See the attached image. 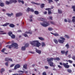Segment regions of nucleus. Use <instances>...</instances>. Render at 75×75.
Masks as SVG:
<instances>
[{
  "instance_id": "obj_13",
  "label": "nucleus",
  "mask_w": 75,
  "mask_h": 75,
  "mask_svg": "<svg viewBox=\"0 0 75 75\" xmlns=\"http://www.w3.org/2000/svg\"><path fill=\"white\" fill-rule=\"evenodd\" d=\"M6 15H7L8 17H11L12 16H13V13H11V14L6 13Z\"/></svg>"
},
{
  "instance_id": "obj_38",
  "label": "nucleus",
  "mask_w": 75,
  "mask_h": 75,
  "mask_svg": "<svg viewBox=\"0 0 75 75\" xmlns=\"http://www.w3.org/2000/svg\"><path fill=\"white\" fill-rule=\"evenodd\" d=\"M67 62H69L70 64H72V61L71 60H68V61H67Z\"/></svg>"
},
{
  "instance_id": "obj_61",
  "label": "nucleus",
  "mask_w": 75,
  "mask_h": 75,
  "mask_svg": "<svg viewBox=\"0 0 75 75\" xmlns=\"http://www.w3.org/2000/svg\"><path fill=\"white\" fill-rule=\"evenodd\" d=\"M68 57H69V58H71V57L70 54H69L68 55Z\"/></svg>"
},
{
  "instance_id": "obj_47",
  "label": "nucleus",
  "mask_w": 75,
  "mask_h": 75,
  "mask_svg": "<svg viewBox=\"0 0 75 75\" xmlns=\"http://www.w3.org/2000/svg\"><path fill=\"white\" fill-rule=\"evenodd\" d=\"M50 23H51L52 24H55V23L53 21H50Z\"/></svg>"
},
{
  "instance_id": "obj_32",
  "label": "nucleus",
  "mask_w": 75,
  "mask_h": 75,
  "mask_svg": "<svg viewBox=\"0 0 75 75\" xmlns=\"http://www.w3.org/2000/svg\"><path fill=\"white\" fill-rule=\"evenodd\" d=\"M65 47H66L67 48V49H68L69 48V45L68 44H67L65 46Z\"/></svg>"
},
{
  "instance_id": "obj_49",
  "label": "nucleus",
  "mask_w": 75,
  "mask_h": 75,
  "mask_svg": "<svg viewBox=\"0 0 75 75\" xmlns=\"http://www.w3.org/2000/svg\"><path fill=\"white\" fill-rule=\"evenodd\" d=\"M42 75H47L46 72H44L42 73Z\"/></svg>"
},
{
  "instance_id": "obj_23",
  "label": "nucleus",
  "mask_w": 75,
  "mask_h": 75,
  "mask_svg": "<svg viewBox=\"0 0 75 75\" xmlns=\"http://www.w3.org/2000/svg\"><path fill=\"white\" fill-rule=\"evenodd\" d=\"M31 3H32V4H36V5H40V4H38L37 3H36L35 2H34L33 1H32L31 2Z\"/></svg>"
},
{
  "instance_id": "obj_42",
  "label": "nucleus",
  "mask_w": 75,
  "mask_h": 75,
  "mask_svg": "<svg viewBox=\"0 0 75 75\" xmlns=\"http://www.w3.org/2000/svg\"><path fill=\"white\" fill-rule=\"evenodd\" d=\"M9 3H10V4H11V3H13V0H10L9 1Z\"/></svg>"
},
{
  "instance_id": "obj_59",
  "label": "nucleus",
  "mask_w": 75,
  "mask_h": 75,
  "mask_svg": "<svg viewBox=\"0 0 75 75\" xmlns=\"http://www.w3.org/2000/svg\"><path fill=\"white\" fill-rule=\"evenodd\" d=\"M18 1L19 3H21V0H18Z\"/></svg>"
},
{
  "instance_id": "obj_43",
  "label": "nucleus",
  "mask_w": 75,
  "mask_h": 75,
  "mask_svg": "<svg viewBox=\"0 0 75 75\" xmlns=\"http://www.w3.org/2000/svg\"><path fill=\"white\" fill-rule=\"evenodd\" d=\"M30 11L31 12H34V10L33 8L30 9Z\"/></svg>"
},
{
  "instance_id": "obj_8",
  "label": "nucleus",
  "mask_w": 75,
  "mask_h": 75,
  "mask_svg": "<svg viewBox=\"0 0 75 75\" xmlns=\"http://www.w3.org/2000/svg\"><path fill=\"white\" fill-rule=\"evenodd\" d=\"M9 36L11 37V38L12 39H14L16 38V36L14 35L13 34V33L11 32H9L8 33Z\"/></svg>"
},
{
  "instance_id": "obj_29",
  "label": "nucleus",
  "mask_w": 75,
  "mask_h": 75,
  "mask_svg": "<svg viewBox=\"0 0 75 75\" xmlns=\"http://www.w3.org/2000/svg\"><path fill=\"white\" fill-rule=\"evenodd\" d=\"M38 38L39 39V40H41V41H43L44 40V39L42 37H39Z\"/></svg>"
},
{
  "instance_id": "obj_31",
  "label": "nucleus",
  "mask_w": 75,
  "mask_h": 75,
  "mask_svg": "<svg viewBox=\"0 0 75 75\" xmlns=\"http://www.w3.org/2000/svg\"><path fill=\"white\" fill-rule=\"evenodd\" d=\"M67 71L68 72H69V73H71V72H72V70L69 69H67Z\"/></svg>"
},
{
  "instance_id": "obj_62",
  "label": "nucleus",
  "mask_w": 75,
  "mask_h": 75,
  "mask_svg": "<svg viewBox=\"0 0 75 75\" xmlns=\"http://www.w3.org/2000/svg\"><path fill=\"white\" fill-rule=\"evenodd\" d=\"M10 42H11L9 41L8 42H7L6 44H10Z\"/></svg>"
},
{
  "instance_id": "obj_27",
  "label": "nucleus",
  "mask_w": 75,
  "mask_h": 75,
  "mask_svg": "<svg viewBox=\"0 0 75 75\" xmlns=\"http://www.w3.org/2000/svg\"><path fill=\"white\" fill-rule=\"evenodd\" d=\"M35 14H36V15H38L39 14V12H38V11H35Z\"/></svg>"
},
{
  "instance_id": "obj_45",
  "label": "nucleus",
  "mask_w": 75,
  "mask_h": 75,
  "mask_svg": "<svg viewBox=\"0 0 75 75\" xmlns=\"http://www.w3.org/2000/svg\"><path fill=\"white\" fill-rule=\"evenodd\" d=\"M17 1L16 0H13V2L14 3H17Z\"/></svg>"
},
{
  "instance_id": "obj_35",
  "label": "nucleus",
  "mask_w": 75,
  "mask_h": 75,
  "mask_svg": "<svg viewBox=\"0 0 75 75\" xmlns=\"http://www.w3.org/2000/svg\"><path fill=\"white\" fill-rule=\"evenodd\" d=\"M31 9L29 7H28L27 8V9L26 10V11L27 12H29L30 11Z\"/></svg>"
},
{
  "instance_id": "obj_28",
  "label": "nucleus",
  "mask_w": 75,
  "mask_h": 75,
  "mask_svg": "<svg viewBox=\"0 0 75 75\" xmlns=\"http://www.w3.org/2000/svg\"><path fill=\"white\" fill-rule=\"evenodd\" d=\"M0 6L1 7H4V4L3 3L1 2L0 3Z\"/></svg>"
},
{
  "instance_id": "obj_24",
  "label": "nucleus",
  "mask_w": 75,
  "mask_h": 75,
  "mask_svg": "<svg viewBox=\"0 0 75 75\" xmlns=\"http://www.w3.org/2000/svg\"><path fill=\"white\" fill-rule=\"evenodd\" d=\"M28 46H29V44L28 43H27L25 44V48H27V47H28Z\"/></svg>"
},
{
  "instance_id": "obj_21",
  "label": "nucleus",
  "mask_w": 75,
  "mask_h": 75,
  "mask_svg": "<svg viewBox=\"0 0 75 75\" xmlns=\"http://www.w3.org/2000/svg\"><path fill=\"white\" fill-rule=\"evenodd\" d=\"M25 33L26 34H32V32L31 31V30H29V32H25Z\"/></svg>"
},
{
  "instance_id": "obj_30",
  "label": "nucleus",
  "mask_w": 75,
  "mask_h": 75,
  "mask_svg": "<svg viewBox=\"0 0 75 75\" xmlns=\"http://www.w3.org/2000/svg\"><path fill=\"white\" fill-rule=\"evenodd\" d=\"M58 13L59 14H61L62 13V11L60 9H58Z\"/></svg>"
},
{
  "instance_id": "obj_44",
  "label": "nucleus",
  "mask_w": 75,
  "mask_h": 75,
  "mask_svg": "<svg viewBox=\"0 0 75 75\" xmlns=\"http://www.w3.org/2000/svg\"><path fill=\"white\" fill-rule=\"evenodd\" d=\"M23 68L25 69H27V66L25 65H24L23 66Z\"/></svg>"
},
{
  "instance_id": "obj_2",
  "label": "nucleus",
  "mask_w": 75,
  "mask_h": 75,
  "mask_svg": "<svg viewBox=\"0 0 75 75\" xmlns=\"http://www.w3.org/2000/svg\"><path fill=\"white\" fill-rule=\"evenodd\" d=\"M38 20L42 21H43V23H40V24L42 25L43 27H46L48 25H50V24L49 23V22H47L45 21L46 19L43 18H38Z\"/></svg>"
},
{
  "instance_id": "obj_4",
  "label": "nucleus",
  "mask_w": 75,
  "mask_h": 75,
  "mask_svg": "<svg viewBox=\"0 0 75 75\" xmlns=\"http://www.w3.org/2000/svg\"><path fill=\"white\" fill-rule=\"evenodd\" d=\"M13 46L15 47L16 49H18V45L16 43H13L12 45H7L6 46V47H8L9 49H11L12 47H13Z\"/></svg>"
},
{
  "instance_id": "obj_53",
  "label": "nucleus",
  "mask_w": 75,
  "mask_h": 75,
  "mask_svg": "<svg viewBox=\"0 0 75 75\" xmlns=\"http://www.w3.org/2000/svg\"><path fill=\"white\" fill-rule=\"evenodd\" d=\"M9 61H13V60L11 58H9Z\"/></svg>"
},
{
  "instance_id": "obj_11",
  "label": "nucleus",
  "mask_w": 75,
  "mask_h": 75,
  "mask_svg": "<svg viewBox=\"0 0 75 75\" xmlns=\"http://www.w3.org/2000/svg\"><path fill=\"white\" fill-rule=\"evenodd\" d=\"M22 15L23 13H19L16 14V17H20V16H21Z\"/></svg>"
},
{
  "instance_id": "obj_20",
  "label": "nucleus",
  "mask_w": 75,
  "mask_h": 75,
  "mask_svg": "<svg viewBox=\"0 0 75 75\" xmlns=\"http://www.w3.org/2000/svg\"><path fill=\"white\" fill-rule=\"evenodd\" d=\"M45 4H42L40 6V7L41 8H43L44 7Z\"/></svg>"
},
{
  "instance_id": "obj_3",
  "label": "nucleus",
  "mask_w": 75,
  "mask_h": 75,
  "mask_svg": "<svg viewBox=\"0 0 75 75\" xmlns=\"http://www.w3.org/2000/svg\"><path fill=\"white\" fill-rule=\"evenodd\" d=\"M30 44L32 45L34 47H39L41 46V44L38 42V41L35 40L31 42Z\"/></svg>"
},
{
  "instance_id": "obj_14",
  "label": "nucleus",
  "mask_w": 75,
  "mask_h": 75,
  "mask_svg": "<svg viewBox=\"0 0 75 75\" xmlns=\"http://www.w3.org/2000/svg\"><path fill=\"white\" fill-rule=\"evenodd\" d=\"M9 24H10L9 23H6L4 25H1L3 26V27H6V26H7V25H9Z\"/></svg>"
},
{
  "instance_id": "obj_19",
  "label": "nucleus",
  "mask_w": 75,
  "mask_h": 75,
  "mask_svg": "<svg viewBox=\"0 0 75 75\" xmlns=\"http://www.w3.org/2000/svg\"><path fill=\"white\" fill-rule=\"evenodd\" d=\"M53 41L55 44H58V41L57 40V39H54L53 40Z\"/></svg>"
},
{
  "instance_id": "obj_58",
  "label": "nucleus",
  "mask_w": 75,
  "mask_h": 75,
  "mask_svg": "<svg viewBox=\"0 0 75 75\" xmlns=\"http://www.w3.org/2000/svg\"><path fill=\"white\" fill-rule=\"evenodd\" d=\"M35 65V64H33L32 66V67H34V66Z\"/></svg>"
},
{
  "instance_id": "obj_39",
  "label": "nucleus",
  "mask_w": 75,
  "mask_h": 75,
  "mask_svg": "<svg viewBox=\"0 0 75 75\" xmlns=\"http://www.w3.org/2000/svg\"><path fill=\"white\" fill-rule=\"evenodd\" d=\"M65 37L66 38H67L68 39H69L70 38L69 36L67 35H65Z\"/></svg>"
},
{
  "instance_id": "obj_54",
  "label": "nucleus",
  "mask_w": 75,
  "mask_h": 75,
  "mask_svg": "<svg viewBox=\"0 0 75 75\" xmlns=\"http://www.w3.org/2000/svg\"><path fill=\"white\" fill-rule=\"evenodd\" d=\"M45 69H48V67L47 66H45Z\"/></svg>"
},
{
  "instance_id": "obj_5",
  "label": "nucleus",
  "mask_w": 75,
  "mask_h": 75,
  "mask_svg": "<svg viewBox=\"0 0 75 75\" xmlns=\"http://www.w3.org/2000/svg\"><path fill=\"white\" fill-rule=\"evenodd\" d=\"M60 65H63L64 67L66 68H69V65H68V63L67 62L66 63H63V64L62 62L59 63Z\"/></svg>"
},
{
  "instance_id": "obj_57",
  "label": "nucleus",
  "mask_w": 75,
  "mask_h": 75,
  "mask_svg": "<svg viewBox=\"0 0 75 75\" xmlns=\"http://www.w3.org/2000/svg\"><path fill=\"white\" fill-rule=\"evenodd\" d=\"M21 2L23 4H24V2L23 1V0L21 1Z\"/></svg>"
},
{
  "instance_id": "obj_15",
  "label": "nucleus",
  "mask_w": 75,
  "mask_h": 75,
  "mask_svg": "<svg viewBox=\"0 0 75 75\" xmlns=\"http://www.w3.org/2000/svg\"><path fill=\"white\" fill-rule=\"evenodd\" d=\"M51 34H53V35H54V36H59V34L57 33H55L54 34L52 33L51 32Z\"/></svg>"
},
{
  "instance_id": "obj_63",
  "label": "nucleus",
  "mask_w": 75,
  "mask_h": 75,
  "mask_svg": "<svg viewBox=\"0 0 75 75\" xmlns=\"http://www.w3.org/2000/svg\"><path fill=\"white\" fill-rule=\"evenodd\" d=\"M2 11H6L5 9H2Z\"/></svg>"
},
{
  "instance_id": "obj_12",
  "label": "nucleus",
  "mask_w": 75,
  "mask_h": 75,
  "mask_svg": "<svg viewBox=\"0 0 75 75\" xmlns=\"http://www.w3.org/2000/svg\"><path fill=\"white\" fill-rule=\"evenodd\" d=\"M9 26L10 27H11V28H14L15 27V25L13 23H11L9 24Z\"/></svg>"
},
{
  "instance_id": "obj_26",
  "label": "nucleus",
  "mask_w": 75,
  "mask_h": 75,
  "mask_svg": "<svg viewBox=\"0 0 75 75\" xmlns=\"http://www.w3.org/2000/svg\"><path fill=\"white\" fill-rule=\"evenodd\" d=\"M49 4H51V3L53 2V1L52 0H47Z\"/></svg>"
},
{
  "instance_id": "obj_7",
  "label": "nucleus",
  "mask_w": 75,
  "mask_h": 75,
  "mask_svg": "<svg viewBox=\"0 0 75 75\" xmlns=\"http://www.w3.org/2000/svg\"><path fill=\"white\" fill-rule=\"evenodd\" d=\"M60 39H62V40H60V39H59L58 40V42L59 43H60L61 44H63L64 42V40H65V38H63L62 37H61L60 38Z\"/></svg>"
},
{
  "instance_id": "obj_46",
  "label": "nucleus",
  "mask_w": 75,
  "mask_h": 75,
  "mask_svg": "<svg viewBox=\"0 0 75 75\" xmlns=\"http://www.w3.org/2000/svg\"><path fill=\"white\" fill-rule=\"evenodd\" d=\"M58 67L59 69H61V68H62V66H61L58 65Z\"/></svg>"
},
{
  "instance_id": "obj_64",
  "label": "nucleus",
  "mask_w": 75,
  "mask_h": 75,
  "mask_svg": "<svg viewBox=\"0 0 75 75\" xmlns=\"http://www.w3.org/2000/svg\"><path fill=\"white\" fill-rule=\"evenodd\" d=\"M12 75H18V74H12Z\"/></svg>"
},
{
  "instance_id": "obj_6",
  "label": "nucleus",
  "mask_w": 75,
  "mask_h": 75,
  "mask_svg": "<svg viewBox=\"0 0 75 75\" xmlns=\"http://www.w3.org/2000/svg\"><path fill=\"white\" fill-rule=\"evenodd\" d=\"M54 8V6H52L51 7V8H47L45 9V10H48V14L49 15H50L52 13V12H51V9H52V8Z\"/></svg>"
},
{
  "instance_id": "obj_17",
  "label": "nucleus",
  "mask_w": 75,
  "mask_h": 75,
  "mask_svg": "<svg viewBox=\"0 0 75 75\" xmlns=\"http://www.w3.org/2000/svg\"><path fill=\"white\" fill-rule=\"evenodd\" d=\"M41 45L42 47H45V44L44 42H42Z\"/></svg>"
},
{
  "instance_id": "obj_22",
  "label": "nucleus",
  "mask_w": 75,
  "mask_h": 75,
  "mask_svg": "<svg viewBox=\"0 0 75 75\" xmlns=\"http://www.w3.org/2000/svg\"><path fill=\"white\" fill-rule=\"evenodd\" d=\"M72 21L73 23H75V16H73L72 17Z\"/></svg>"
},
{
  "instance_id": "obj_36",
  "label": "nucleus",
  "mask_w": 75,
  "mask_h": 75,
  "mask_svg": "<svg viewBox=\"0 0 75 75\" xmlns=\"http://www.w3.org/2000/svg\"><path fill=\"white\" fill-rule=\"evenodd\" d=\"M22 35L23 36H24V37H28V35H27V34H25V33H23Z\"/></svg>"
},
{
  "instance_id": "obj_25",
  "label": "nucleus",
  "mask_w": 75,
  "mask_h": 75,
  "mask_svg": "<svg viewBox=\"0 0 75 75\" xmlns=\"http://www.w3.org/2000/svg\"><path fill=\"white\" fill-rule=\"evenodd\" d=\"M21 49L22 51H25V47H21Z\"/></svg>"
},
{
  "instance_id": "obj_52",
  "label": "nucleus",
  "mask_w": 75,
  "mask_h": 75,
  "mask_svg": "<svg viewBox=\"0 0 75 75\" xmlns=\"http://www.w3.org/2000/svg\"><path fill=\"white\" fill-rule=\"evenodd\" d=\"M8 62H6L5 63V65H6V66H7V67L8 66Z\"/></svg>"
},
{
  "instance_id": "obj_33",
  "label": "nucleus",
  "mask_w": 75,
  "mask_h": 75,
  "mask_svg": "<svg viewBox=\"0 0 75 75\" xmlns=\"http://www.w3.org/2000/svg\"><path fill=\"white\" fill-rule=\"evenodd\" d=\"M72 8L73 9V11H74V12H75V5L72 6Z\"/></svg>"
},
{
  "instance_id": "obj_50",
  "label": "nucleus",
  "mask_w": 75,
  "mask_h": 75,
  "mask_svg": "<svg viewBox=\"0 0 75 75\" xmlns=\"http://www.w3.org/2000/svg\"><path fill=\"white\" fill-rule=\"evenodd\" d=\"M49 18L51 20H52V16H49Z\"/></svg>"
},
{
  "instance_id": "obj_10",
  "label": "nucleus",
  "mask_w": 75,
  "mask_h": 75,
  "mask_svg": "<svg viewBox=\"0 0 75 75\" xmlns=\"http://www.w3.org/2000/svg\"><path fill=\"white\" fill-rule=\"evenodd\" d=\"M20 67V64H16L14 67V70H16V69H18V68H19Z\"/></svg>"
},
{
  "instance_id": "obj_56",
  "label": "nucleus",
  "mask_w": 75,
  "mask_h": 75,
  "mask_svg": "<svg viewBox=\"0 0 75 75\" xmlns=\"http://www.w3.org/2000/svg\"><path fill=\"white\" fill-rule=\"evenodd\" d=\"M44 14H47V11H45L44 13Z\"/></svg>"
},
{
  "instance_id": "obj_18",
  "label": "nucleus",
  "mask_w": 75,
  "mask_h": 75,
  "mask_svg": "<svg viewBox=\"0 0 75 75\" xmlns=\"http://www.w3.org/2000/svg\"><path fill=\"white\" fill-rule=\"evenodd\" d=\"M5 70L4 68H2L0 70V73L1 74H3V72H4Z\"/></svg>"
},
{
  "instance_id": "obj_1",
  "label": "nucleus",
  "mask_w": 75,
  "mask_h": 75,
  "mask_svg": "<svg viewBox=\"0 0 75 75\" xmlns=\"http://www.w3.org/2000/svg\"><path fill=\"white\" fill-rule=\"evenodd\" d=\"M53 60L59 61L60 59L59 57H56V58H51L50 59L47 58V61L48 62V64L50 67H54V65L53 64L54 63L52 62Z\"/></svg>"
},
{
  "instance_id": "obj_34",
  "label": "nucleus",
  "mask_w": 75,
  "mask_h": 75,
  "mask_svg": "<svg viewBox=\"0 0 75 75\" xmlns=\"http://www.w3.org/2000/svg\"><path fill=\"white\" fill-rule=\"evenodd\" d=\"M6 4H7V5H8V4H10V2L8 1H6Z\"/></svg>"
},
{
  "instance_id": "obj_40",
  "label": "nucleus",
  "mask_w": 75,
  "mask_h": 75,
  "mask_svg": "<svg viewBox=\"0 0 75 75\" xmlns=\"http://www.w3.org/2000/svg\"><path fill=\"white\" fill-rule=\"evenodd\" d=\"M5 50H6V49L5 48H4L1 50V52H4Z\"/></svg>"
},
{
  "instance_id": "obj_9",
  "label": "nucleus",
  "mask_w": 75,
  "mask_h": 75,
  "mask_svg": "<svg viewBox=\"0 0 75 75\" xmlns=\"http://www.w3.org/2000/svg\"><path fill=\"white\" fill-rule=\"evenodd\" d=\"M68 51H67L66 52H65V50H62L61 51V53L62 54H65L66 55H67L68 54Z\"/></svg>"
},
{
  "instance_id": "obj_51",
  "label": "nucleus",
  "mask_w": 75,
  "mask_h": 75,
  "mask_svg": "<svg viewBox=\"0 0 75 75\" xmlns=\"http://www.w3.org/2000/svg\"><path fill=\"white\" fill-rule=\"evenodd\" d=\"M15 64H11L10 66V67H13Z\"/></svg>"
},
{
  "instance_id": "obj_16",
  "label": "nucleus",
  "mask_w": 75,
  "mask_h": 75,
  "mask_svg": "<svg viewBox=\"0 0 75 75\" xmlns=\"http://www.w3.org/2000/svg\"><path fill=\"white\" fill-rule=\"evenodd\" d=\"M36 52L37 53H38L39 54H40L41 53V51L40 50H39L38 49H36Z\"/></svg>"
},
{
  "instance_id": "obj_41",
  "label": "nucleus",
  "mask_w": 75,
  "mask_h": 75,
  "mask_svg": "<svg viewBox=\"0 0 75 75\" xmlns=\"http://www.w3.org/2000/svg\"><path fill=\"white\" fill-rule=\"evenodd\" d=\"M9 59V58H8L7 57H6V58H5V61H8Z\"/></svg>"
},
{
  "instance_id": "obj_48",
  "label": "nucleus",
  "mask_w": 75,
  "mask_h": 75,
  "mask_svg": "<svg viewBox=\"0 0 75 75\" xmlns=\"http://www.w3.org/2000/svg\"><path fill=\"white\" fill-rule=\"evenodd\" d=\"M72 59L74 60H75V56H73L72 57Z\"/></svg>"
},
{
  "instance_id": "obj_60",
  "label": "nucleus",
  "mask_w": 75,
  "mask_h": 75,
  "mask_svg": "<svg viewBox=\"0 0 75 75\" xmlns=\"http://www.w3.org/2000/svg\"><path fill=\"white\" fill-rule=\"evenodd\" d=\"M67 21H67V20L66 19H64V22H67Z\"/></svg>"
},
{
  "instance_id": "obj_37",
  "label": "nucleus",
  "mask_w": 75,
  "mask_h": 75,
  "mask_svg": "<svg viewBox=\"0 0 75 75\" xmlns=\"http://www.w3.org/2000/svg\"><path fill=\"white\" fill-rule=\"evenodd\" d=\"M48 30L49 31H52V30H53V29L52 28H48Z\"/></svg>"
},
{
  "instance_id": "obj_55",
  "label": "nucleus",
  "mask_w": 75,
  "mask_h": 75,
  "mask_svg": "<svg viewBox=\"0 0 75 75\" xmlns=\"http://www.w3.org/2000/svg\"><path fill=\"white\" fill-rule=\"evenodd\" d=\"M68 22H69V23H70L71 22V20L70 19H68Z\"/></svg>"
}]
</instances>
